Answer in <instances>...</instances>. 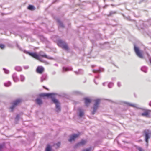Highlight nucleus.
<instances>
[{"instance_id": "1", "label": "nucleus", "mask_w": 151, "mask_h": 151, "mask_svg": "<svg viewBox=\"0 0 151 151\" xmlns=\"http://www.w3.org/2000/svg\"><path fill=\"white\" fill-rule=\"evenodd\" d=\"M52 93H42L39 95L40 97H50L52 98V101L55 104L56 111L58 112L60 111L61 108L60 106V104L58 101L54 97H52Z\"/></svg>"}, {"instance_id": "2", "label": "nucleus", "mask_w": 151, "mask_h": 151, "mask_svg": "<svg viewBox=\"0 0 151 151\" xmlns=\"http://www.w3.org/2000/svg\"><path fill=\"white\" fill-rule=\"evenodd\" d=\"M24 52L28 54L31 56L33 58L37 59L40 61L43 62L42 59L39 57V55L35 53H32L29 52L28 51L24 50Z\"/></svg>"}, {"instance_id": "3", "label": "nucleus", "mask_w": 151, "mask_h": 151, "mask_svg": "<svg viewBox=\"0 0 151 151\" xmlns=\"http://www.w3.org/2000/svg\"><path fill=\"white\" fill-rule=\"evenodd\" d=\"M57 44L58 46L61 47L63 49L66 50H68L67 45L64 41L61 40H59L58 41Z\"/></svg>"}, {"instance_id": "4", "label": "nucleus", "mask_w": 151, "mask_h": 151, "mask_svg": "<svg viewBox=\"0 0 151 151\" xmlns=\"http://www.w3.org/2000/svg\"><path fill=\"white\" fill-rule=\"evenodd\" d=\"M95 104H94L93 107V110L92 112V114L93 115L96 111L98 108L99 107V105L100 104V100L99 99H97L95 100Z\"/></svg>"}, {"instance_id": "5", "label": "nucleus", "mask_w": 151, "mask_h": 151, "mask_svg": "<svg viewBox=\"0 0 151 151\" xmlns=\"http://www.w3.org/2000/svg\"><path fill=\"white\" fill-rule=\"evenodd\" d=\"M145 136V141L147 144L148 143V139L151 136V130L148 129L145 130L144 132Z\"/></svg>"}, {"instance_id": "6", "label": "nucleus", "mask_w": 151, "mask_h": 151, "mask_svg": "<svg viewBox=\"0 0 151 151\" xmlns=\"http://www.w3.org/2000/svg\"><path fill=\"white\" fill-rule=\"evenodd\" d=\"M21 101V100L20 99H17L14 101L13 103L12 106L10 107L11 111H12L15 107L19 104Z\"/></svg>"}, {"instance_id": "7", "label": "nucleus", "mask_w": 151, "mask_h": 151, "mask_svg": "<svg viewBox=\"0 0 151 151\" xmlns=\"http://www.w3.org/2000/svg\"><path fill=\"white\" fill-rule=\"evenodd\" d=\"M134 50L136 55L139 57L141 58H143V55L139 51V48L136 47L135 45H134Z\"/></svg>"}, {"instance_id": "8", "label": "nucleus", "mask_w": 151, "mask_h": 151, "mask_svg": "<svg viewBox=\"0 0 151 151\" xmlns=\"http://www.w3.org/2000/svg\"><path fill=\"white\" fill-rule=\"evenodd\" d=\"M151 111L149 110H145L141 114V115L144 117H150V113Z\"/></svg>"}, {"instance_id": "9", "label": "nucleus", "mask_w": 151, "mask_h": 151, "mask_svg": "<svg viewBox=\"0 0 151 151\" xmlns=\"http://www.w3.org/2000/svg\"><path fill=\"white\" fill-rule=\"evenodd\" d=\"M79 135L78 134H74L71 135L70 137V138L68 139V141L71 142L73 141H74L75 139L78 137Z\"/></svg>"}, {"instance_id": "10", "label": "nucleus", "mask_w": 151, "mask_h": 151, "mask_svg": "<svg viewBox=\"0 0 151 151\" xmlns=\"http://www.w3.org/2000/svg\"><path fill=\"white\" fill-rule=\"evenodd\" d=\"M44 68L41 66H38L36 69V71L37 73L41 74L44 71Z\"/></svg>"}, {"instance_id": "11", "label": "nucleus", "mask_w": 151, "mask_h": 151, "mask_svg": "<svg viewBox=\"0 0 151 151\" xmlns=\"http://www.w3.org/2000/svg\"><path fill=\"white\" fill-rule=\"evenodd\" d=\"M39 55L42 57L48 59H51L52 58L48 56L43 51H40L39 52Z\"/></svg>"}, {"instance_id": "12", "label": "nucleus", "mask_w": 151, "mask_h": 151, "mask_svg": "<svg viewBox=\"0 0 151 151\" xmlns=\"http://www.w3.org/2000/svg\"><path fill=\"white\" fill-rule=\"evenodd\" d=\"M78 111L79 112V116L80 117H82L84 114V110L81 108H78Z\"/></svg>"}, {"instance_id": "13", "label": "nucleus", "mask_w": 151, "mask_h": 151, "mask_svg": "<svg viewBox=\"0 0 151 151\" xmlns=\"http://www.w3.org/2000/svg\"><path fill=\"white\" fill-rule=\"evenodd\" d=\"M84 100L86 105L88 106L91 102V99L88 98H84Z\"/></svg>"}, {"instance_id": "14", "label": "nucleus", "mask_w": 151, "mask_h": 151, "mask_svg": "<svg viewBox=\"0 0 151 151\" xmlns=\"http://www.w3.org/2000/svg\"><path fill=\"white\" fill-rule=\"evenodd\" d=\"M12 77L14 82H16L19 81V79L17 77L16 73H14L12 76Z\"/></svg>"}, {"instance_id": "15", "label": "nucleus", "mask_w": 151, "mask_h": 151, "mask_svg": "<svg viewBox=\"0 0 151 151\" xmlns=\"http://www.w3.org/2000/svg\"><path fill=\"white\" fill-rule=\"evenodd\" d=\"M86 143V142L85 140H82L81 142L77 143L76 146H82L85 144Z\"/></svg>"}, {"instance_id": "16", "label": "nucleus", "mask_w": 151, "mask_h": 151, "mask_svg": "<svg viewBox=\"0 0 151 151\" xmlns=\"http://www.w3.org/2000/svg\"><path fill=\"white\" fill-rule=\"evenodd\" d=\"M72 68L71 67H63V71L62 72H63L70 71L72 70Z\"/></svg>"}, {"instance_id": "17", "label": "nucleus", "mask_w": 151, "mask_h": 151, "mask_svg": "<svg viewBox=\"0 0 151 151\" xmlns=\"http://www.w3.org/2000/svg\"><path fill=\"white\" fill-rule=\"evenodd\" d=\"M104 70L103 68H100L98 70L93 69V71L94 73H99L101 72H103Z\"/></svg>"}, {"instance_id": "18", "label": "nucleus", "mask_w": 151, "mask_h": 151, "mask_svg": "<svg viewBox=\"0 0 151 151\" xmlns=\"http://www.w3.org/2000/svg\"><path fill=\"white\" fill-rule=\"evenodd\" d=\"M35 101L36 103L39 105H40L42 104V101L40 98H37Z\"/></svg>"}, {"instance_id": "19", "label": "nucleus", "mask_w": 151, "mask_h": 151, "mask_svg": "<svg viewBox=\"0 0 151 151\" xmlns=\"http://www.w3.org/2000/svg\"><path fill=\"white\" fill-rule=\"evenodd\" d=\"M47 75L46 74H43L41 78V82H42L44 81L45 80L47 79Z\"/></svg>"}, {"instance_id": "20", "label": "nucleus", "mask_w": 151, "mask_h": 151, "mask_svg": "<svg viewBox=\"0 0 151 151\" xmlns=\"http://www.w3.org/2000/svg\"><path fill=\"white\" fill-rule=\"evenodd\" d=\"M126 103L129 106L132 107H133L137 108V105L135 104H132L126 102Z\"/></svg>"}, {"instance_id": "21", "label": "nucleus", "mask_w": 151, "mask_h": 151, "mask_svg": "<svg viewBox=\"0 0 151 151\" xmlns=\"http://www.w3.org/2000/svg\"><path fill=\"white\" fill-rule=\"evenodd\" d=\"M57 22L58 23L59 25V27H61L62 28H64V26L63 24L62 23V22L60 21L58 19L57 20Z\"/></svg>"}, {"instance_id": "22", "label": "nucleus", "mask_w": 151, "mask_h": 151, "mask_svg": "<svg viewBox=\"0 0 151 151\" xmlns=\"http://www.w3.org/2000/svg\"><path fill=\"white\" fill-rule=\"evenodd\" d=\"M20 81L21 82H23L25 80V77L24 75H21L20 76Z\"/></svg>"}, {"instance_id": "23", "label": "nucleus", "mask_w": 151, "mask_h": 151, "mask_svg": "<svg viewBox=\"0 0 151 151\" xmlns=\"http://www.w3.org/2000/svg\"><path fill=\"white\" fill-rule=\"evenodd\" d=\"M15 69L18 71H21L22 70V68L19 66H17L15 67Z\"/></svg>"}, {"instance_id": "24", "label": "nucleus", "mask_w": 151, "mask_h": 151, "mask_svg": "<svg viewBox=\"0 0 151 151\" xmlns=\"http://www.w3.org/2000/svg\"><path fill=\"white\" fill-rule=\"evenodd\" d=\"M141 70L142 71L145 73H146L147 71V68L145 66H143L141 68Z\"/></svg>"}, {"instance_id": "25", "label": "nucleus", "mask_w": 151, "mask_h": 151, "mask_svg": "<svg viewBox=\"0 0 151 151\" xmlns=\"http://www.w3.org/2000/svg\"><path fill=\"white\" fill-rule=\"evenodd\" d=\"M28 9L31 10H33L35 9L34 6L31 5H29L28 7Z\"/></svg>"}, {"instance_id": "26", "label": "nucleus", "mask_w": 151, "mask_h": 151, "mask_svg": "<svg viewBox=\"0 0 151 151\" xmlns=\"http://www.w3.org/2000/svg\"><path fill=\"white\" fill-rule=\"evenodd\" d=\"M83 71L82 70H79L78 71V72L77 71H75V73L76 74H81L83 73Z\"/></svg>"}, {"instance_id": "27", "label": "nucleus", "mask_w": 151, "mask_h": 151, "mask_svg": "<svg viewBox=\"0 0 151 151\" xmlns=\"http://www.w3.org/2000/svg\"><path fill=\"white\" fill-rule=\"evenodd\" d=\"M11 85V83L10 81H8L7 82L5 83H4V85L5 86L8 87L10 86Z\"/></svg>"}, {"instance_id": "28", "label": "nucleus", "mask_w": 151, "mask_h": 151, "mask_svg": "<svg viewBox=\"0 0 151 151\" xmlns=\"http://www.w3.org/2000/svg\"><path fill=\"white\" fill-rule=\"evenodd\" d=\"M51 151V147L49 145H48L46 148L45 151Z\"/></svg>"}, {"instance_id": "29", "label": "nucleus", "mask_w": 151, "mask_h": 151, "mask_svg": "<svg viewBox=\"0 0 151 151\" xmlns=\"http://www.w3.org/2000/svg\"><path fill=\"white\" fill-rule=\"evenodd\" d=\"M114 86V83L112 82L109 83L108 85V87L109 88H111Z\"/></svg>"}, {"instance_id": "30", "label": "nucleus", "mask_w": 151, "mask_h": 151, "mask_svg": "<svg viewBox=\"0 0 151 151\" xmlns=\"http://www.w3.org/2000/svg\"><path fill=\"white\" fill-rule=\"evenodd\" d=\"M60 143L59 142H58L57 143L55 144L54 145L55 147L56 148H57L60 147Z\"/></svg>"}, {"instance_id": "31", "label": "nucleus", "mask_w": 151, "mask_h": 151, "mask_svg": "<svg viewBox=\"0 0 151 151\" xmlns=\"http://www.w3.org/2000/svg\"><path fill=\"white\" fill-rule=\"evenodd\" d=\"M3 69L5 73H6V74L9 73V71L8 70L5 69V68H3Z\"/></svg>"}, {"instance_id": "32", "label": "nucleus", "mask_w": 151, "mask_h": 151, "mask_svg": "<svg viewBox=\"0 0 151 151\" xmlns=\"http://www.w3.org/2000/svg\"><path fill=\"white\" fill-rule=\"evenodd\" d=\"M4 146L3 144H0V151H1Z\"/></svg>"}, {"instance_id": "33", "label": "nucleus", "mask_w": 151, "mask_h": 151, "mask_svg": "<svg viewBox=\"0 0 151 151\" xmlns=\"http://www.w3.org/2000/svg\"><path fill=\"white\" fill-rule=\"evenodd\" d=\"M91 148H89L84 149L83 151H91Z\"/></svg>"}, {"instance_id": "34", "label": "nucleus", "mask_w": 151, "mask_h": 151, "mask_svg": "<svg viewBox=\"0 0 151 151\" xmlns=\"http://www.w3.org/2000/svg\"><path fill=\"white\" fill-rule=\"evenodd\" d=\"M137 148L139 150V151H144V150L140 147H137Z\"/></svg>"}, {"instance_id": "35", "label": "nucleus", "mask_w": 151, "mask_h": 151, "mask_svg": "<svg viewBox=\"0 0 151 151\" xmlns=\"http://www.w3.org/2000/svg\"><path fill=\"white\" fill-rule=\"evenodd\" d=\"M116 13V12L114 11H111L110 12L109 15H111L113 14H114Z\"/></svg>"}, {"instance_id": "36", "label": "nucleus", "mask_w": 151, "mask_h": 151, "mask_svg": "<svg viewBox=\"0 0 151 151\" xmlns=\"http://www.w3.org/2000/svg\"><path fill=\"white\" fill-rule=\"evenodd\" d=\"M5 47V45L4 44H0V47L2 49H3Z\"/></svg>"}, {"instance_id": "37", "label": "nucleus", "mask_w": 151, "mask_h": 151, "mask_svg": "<svg viewBox=\"0 0 151 151\" xmlns=\"http://www.w3.org/2000/svg\"><path fill=\"white\" fill-rule=\"evenodd\" d=\"M19 118V115H17L15 119L16 120H18Z\"/></svg>"}, {"instance_id": "38", "label": "nucleus", "mask_w": 151, "mask_h": 151, "mask_svg": "<svg viewBox=\"0 0 151 151\" xmlns=\"http://www.w3.org/2000/svg\"><path fill=\"white\" fill-rule=\"evenodd\" d=\"M24 68L25 69H27L29 68V66H24Z\"/></svg>"}, {"instance_id": "39", "label": "nucleus", "mask_w": 151, "mask_h": 151, "mask_svg": "<svg viewBox=\"0 0 151 151\" xmlns=\"http://www.w3.org/2000/svg\"><path fill=\"white\" fill-rule=\"evenodd\" d=\"M117 86L119 87H120L121 86V84L120 82H118L117 83Z\"/></svg>"}, {"instance_id": "40", "label": "nucleus", "mask_w": 151, "mask_h": 151, "mask_svg": "<svg viewBox=\"0 0 151 151\" xmlns=\"http://www.w3.org/2000/svg\"><path fill=\"white\" fill-rule=\"evenodd\" d=\"M148 23L150 25H151V19L149 20Z\"/></svg>"}, {"instance_id": "41", "label": "nucleus", "mask_w": 151, "mask_h": 151, "mask_svg": "<svg viewBox=\"0 0 151 151\" xmlns=\"http://www.w3.org/2000/svg\"><path fill=\"white\" fill-rule=\"evenodd\" d=\"M17 47L20 50H21V48H20V47H19V46L17 44Z\"/></svg>"}, {"instance_id": "42", "label": "nucleus", "mask_w": 151, "mask_h": 151, "mask_svg": "<svg viewBox=\"0 0 151 151\" xmlns=\"http://www.w3.org/2000/svg\"><path fill=\"white\" fill-rule=\"evenodd\" d=\"M55 73H56V72L55 71H54L52 73V74L53 75L55 74Z\"/></svg>"}, {"instance_id": "43", "label": "nucleus", "mask_w": 151, "mask_h": 151, "mask_svg": "<svg viewBox=\"0 0 151 151\" xmlns=\"http://www.w3.org/2000/svg\"><path fill=\"white\" fill-rule=\"evenodd\" d=\"M149 61L150 63L151 64V57L149 59Z\"/></svg>"}, {"instance_id": "44", "label": "nucleus", "mask_w": 151, "mask_h": 151, "mask_svg": "<svg viewBox=\"0 0 151 151\" xmlns=\"http://www.w3.org/2000/svg\"><path fill=\"white\" fill-rule=\"evenodd\" d=\"M149 105L151 106V101L149 103Z\"/></svg>"}, {"instance_id": "45", "label": "nucleus", "mask_w": 151, "mask_h": 151, "mask_svg": "<svg viewBox=\"0 0 151 151\" xmlns=\"http://www.w3.org/2000/svg\"><path fill=\"white\" fill-rule=\"evenodd\" d=\"M94 82H95V84H97L98 83H97L95 81V80H94Z\"/></svg>"}, {"instance_id": "46", "label": "nucleus", "mask_w": 151, "mask_h": 151, "mask_svg": "<svg viewBox=\"0 0 151 151\" xmlns=\"http://www.w3.org/2000/svg\"><path fill=\"white\" fill-rule=\"evenodd\" d=\"M78 93V92L76 91L74 93L76 94H77Z\"/></svg>"}, {"instance_id": "47", "label": "nucleus", "mask_w": 151, "mask_h": 151, "mask_svg": "<svg viewBox=\"0 0 151 151\" xmlns=\"http://www.w3.org/2000/svg\"><path fill=\"white\" fill-rule=\"evenodd\" d=\"M105 83H103V85L104 86L105 85Z\"/></svg>"}, {"instance_id": "48", "label": "nucleus", "mask_w": 151, "mask_h": 151, "mask_svg": "<svg viewBox=\"0 0 151 151\" xmlns=\"http://www.w3.org/2000/svg\"><path fill=\"white\" fill-rule=\"evenodd\" d=\"M95 78H99V76H96L95 77Z\"/></svg>"}, {"instance_id": "49", "label": "nucleus", "mask_w": 151, "mask_h": 151, "mask_svg": "<svg viewBox=\"0 0 151 151\" xmlns=\"http://www.w3.org/2000/svg\"><path fill=\"white\" fill-rule=\"evenodd\" d=\"M54 65H55V66H58V65L56 64H54Z\"/></svg>"}, {"instance_id": "50", "label": "nucleus", "mask_w": 151, "mask_h": 151, "mask_svg": "<svg viewBox=\"0 0 151 151\" xmlns=\"http://www.w3.org/2000/svg\"><path fill=\"white\" fill-rule=\"evenodd\" d=\"M43 87H44V88H45V89H47V90H48V89H47V88H46L44 86H43Z\"/></svg>"}, {"instance_id": "51", "label": "nucleus", "mask_w": 151, "mask_h": 151, "mask_svg": "<svg viewBox=\"0 0 151 151\" xmlns=\"http://www.w3.org/2000/svg\"><path fill=\"white\" fill-rule=\"evenodd\" d=\"M115 79V78H112V79L113 80H114Z\"/></svg>"}, {"instance_id": "52", "label": "nucleus", "mask_w": 151, "mask_h": 151, "mask_svg": "<svg viewBox=\"0 0 151 151\" xmlns=\"http://www.w3.org/2000/svg\"><path fill=\"white\" fill-rule=\"evenodd\" d=\"M46 63H47V64H48V63L46 62Z\"/></svg>"}]
</instances>
